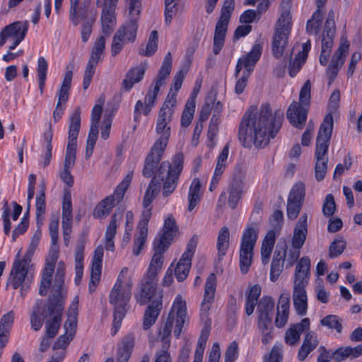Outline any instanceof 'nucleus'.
I'll use <instances>...</instances> for the list:
<instances>
[{
    "label": "nucleus",
    "mask_w": 362,
    "mask_h": 362,
    "mask_svg": "<svg viewBox=\"0 0 362 362\" xmlns=\"http://www.w3.org/2000/svg\"><path fill=\"white\" fill-rule=\"evenodd\" d=\"M315 292L316 298L320 302L322 303H328L330 293L325 289L323 279L321 277H317L315 279Z\"/></svg>",
    "instance_id": "nucleus-62"
},
{
    "label": "nucleus",
    "mask_w": 362,
    "mask_h": 362,
    "mask_svg": "<svg viewBox=\"0 0 362 362\" xmlns=\"http://www.w3.org/2000/svg\"><path fill=\"white\" fill-rule=\"evenodd\" d=\"M261 294V287L255 284L251 287L246 299L245 312L247 315H250L255 310L257 303L258 298Z\"/></svg>",
    "instance_id": "nucleus-51"
},
{
    "label": "nucleus",
    "mask_w": 362,
    "mask_h": 362,
    "mask_svg": "<svg viewBox=\"0 0 362 362\" xmlns=\"http://www.w3.org/2000/svg\"><path fill=\"white\" fill-rule=\"evenodd\" d=\"M163 297V292L161 291V296L157 297L153 296L148 301L151 300V304L148 305L144 316L143 327L144 329H148L156 321L160 312L161 310L162 303L161 299Z\"/></svg>",
    "instance_id": "nucleus-34"
},
{
    "label": "nucleus",
    "mask_w": 362,
    "mask_h": 362,
    "mask_svg": "<svg viewBox=\"0 0 362 362\" xmlns=\"http://www.w3.org/2000/svg\"><path fill=\"white\" fill-rule=\"evenodd\" d=\"M334 37V36H329L322 34V49L320 57V63L323 66L326 65L330 56Z\"/></svg>",
    "instance_id": "nucleus-55"
},
{
    "label": "nucleus",
    "mask_w": 362,
    "mask_h": 362,
    "mask_svg": "<svg viewBox=\"0 0 362 362\" xmlns=\"http://www.w3.org/2000/svg\"><path fill=\"white\" fill-rule=\"evenodd\" d=\"M53 136V132L49 127V129L44 133L43 141L45 148V153L42 158V165L44 167L48 165L52 158V140Z\"/></svg>",
    "instance_id": "nucleus-57"
},
{
    "label": "nucleus",
    "mask_w": 362,
    "mask_h": 362,
    "mask_svg": "<svg viewBox=\"0 0 362 362\" xmlns=\"http://www.w3.org/2000/svg\"><path fill=\"white\" fill-rule=\"evenodd\" d=\"M276 240L274 230H269L264 236L261 246V260L264 265L269 263Z\"/></svg>",
    "instance_id": "nucleus-47"
},
{
    "label": "nucleus",
    "mask_w": 362,
    "mask_h": 362,
    "mask_svg": "<svg viewBox=\"0 0 362 362\" xmlns=\"http://www.w3.org/2000/svg\"><path fill=\"white\" fill-rule=\"evenodd\" d=\"M59 252L54 248L49 253L48 258L42 275L39 293L42 296L47 294L48 290L51 286L52 280V274L55 267V263L58 259Z\"/></svg>",
    "instance_id": "nucleus-26"
},
{
    "label": "nucleus",
    "mask_w": 362,
    "mask_h": 362,
    "mask_svg": "<svg viewBox=\"0 0 362 362\" xmlns=\"http://www.w3.org/2000/svg\"><path fill=\"white\" fill-rule=\"evenodd\" d=\"M202 185L199 178L193 179L188 192V211H192L199 203L202 197Z\"/></svg>",
    "instance_id": "nucleus-48"
},
{
    "label": "nucleus",
    "mask_w": 362,
    "mask_h": 362,
    "mask_svg": "<svg viewBox=\"0 0 362 362\" xmlns=\"http://www.w3.org/2000/svg\"><path fill=\"white\" fill-rule=\"evenodd\" d=\"M148 64L144 62L131 68L126 74L125 78L122 81V88L126 90H129L135 83L140 82L144 76Z\"/></svg>",
    "instance_id": "nucleus-35"
},
{
    "label": "nucleus",
    "mask_w": 362,
    "mask_h": 362,
    "mask_svg": "<svg viewBox=\"0 0 362 362\" xmlns=\"http://www.w3.org/2000/svg\"><path fill=\"white\" fill-rule=\"evenodd\" d=\"M349 47V41L346 39L341 38L340 45L334 54L327 70V74L330 75L331 81L334 80L339 68L344 64Z\"/></svg>",
    "instance_id": "nucleus-29"
},
{
    "label": "nucleus",
    "mask_w": 362,
    "mask_h": 362,
    "mask_svg": "<svg viewBox=\"0 0 362 362\" xmlns=\"http://www.w3.org/2000/svg\"><path fill=\"white\" fill-rule=\"evenodd\" d=\"M132 177L133 173L129 172L117 185L113 194L101 200L95 206L93 212L94 218H103L110 214L112 209L123 199L125 192L129 186Z\"/></svg>",
    "instance_id": "nucleus-10"
},
{
    "label": "nucleus",
    "mask_w": 362,
    "mask_h": 362,
    "mask_svg": "<svg viewBox=\"0 0 362 362\" xmlns=\"http://www.w3.org/2000/svg\"><path fill=\"white\" fill-rule=\"evenodd\" d=\"M196 105L193 100H187L181 115V126L187 127L191 124L195 112Z\"/></svg>",
    "instance_id": "nucleus-61"
},
{
    "label": "nucleus",
    "mask_w": 362,
    "mask_h": 362,
    "mask_svg": "<svg viewBox=\"0 0 362 362\" xmlns=\"http://www.w3.org/2000/svg\"><path fill=\"white\" fill-rule=\"evenodd\" d=\"M8 283L13 288H19L21 292L23 291L21 286L23 284V257L21 255V251L16 255Z\"/></svg>",
    "instance_id": "nucleus-37"
},
{
    "label": "nucleus",
    "mask_w": 362,
    "mask_h": 362,
    "mask_svg": "<svg viewBox=\"0 0 362 362\" xmlns=\"http://www.w3.org/2000/svg\"><path fill=\"white\" fill-rule=\"evenodd\" d=\"M117 8H102L100 22L103 33L109 35L115 29L117 24Z\"/></svg>",
    "instance_id": "nucleus-41"
},
{
    "label": "nucleus",
    "mask_w": 362,
    "mask_h": 362,
    "mask_svg": "<svg viewBox=\"0 0 362 362\" xmlns=\"http://www.w3.org/2000/svg\"><path fill=\"white\" fill-rule=\"evenodd\" d=\"M310 47V41L308 40L306 42L303 43L302 50L300 51L295 59L290 62L288 72L291 77L297 74L303 64L305 62Z\"/></svg>",
    "instance_id": "nucleus-44"
},
{
    "label": "nucleus",
    "mask_w": 362,
    "mask_h": 362,
    "mask_svg": "<svg viewBox=\"0 0 362 362\" xmlns=\"http://www.w3.org/2000/svg\"><path fill=\"white\" fill-rule=\"evenodd\" d=\"M168 248L153 243V255L146 273L143 276L139 289L134 294L136 302L144 305L153 296H161V290L158 288V274L161 272L164 263V253Z\"/></svg>",
    "instance_id": "nucleus-5"
},
{
    "label": "nucleus",
    "mask_w": 362,
    "mask_h": 362,
    "mask_svg": "<svg viewBox=\"0 0 362 362\" xmlns=\"http://www.w3.org/2000/svg\"><path fill=\"white\" fill-rule=\"evenodd\" d=\"M168 319L175 323L174 335L178 338L188 320L186 301L181 295H177L174 299Z\"/></svg>",
    "instance_id": "nucleus-22"
},
{
    "label": "nucleus",
    "mask_w": 362,
    "mask_h": 362,
    "mask_svg": "<svg viewBox=\"0 0 362 362\" xmlns=\"http://www.w3.org/2000/svg\"><path fill=\"white\" fill-rule=\"evenodd\" d=\"M53 136V132L49 127V129L44 133L43 141L45 148V153L42 158V165L44 167L48 165L52 158V140Z\"/></svg>",
    "instance_id": "nucleus-58"
},
{
    "label": "nucleus",
    "mask_w": 362,
    "mask_h": 362,
    "mask_svg": "<svg viewBox=\"0 0 362 362\" xmlns=\"http://www.w3.org/2000/svg\"><path fill=\"white\" fill-rule=\"evenodd\" d=\"M80 0H70L69 18L74 26L81 21L96 20L98 13L90 1L83 2L79 6Z\"/></svg>",
    "instance_id": "nucleus-18"
},
{
    "label": "nucleus",
    "mask_w": 362,
    "mask_h": 362,
    "mask_svg": "<svg viewBox=\"0 0 362 362\" xmlns=\"http://www.w3.org/2000/svg\"><path fill=\"white\" fill-rule=\"evenodd\" d=\"M48 69V64L46 59L43 57H40L38 59L37 62V78H38V85H39V90L40 94H42L44 92V88L45 86V81L47 78V73Z\"/></svg>",
    "instance_id": "nucleus-56"
},
{
    "label": "nucleus",
    "mask_w": 362,
    "mask_h": 362,
    "mask_svg": "<svg viewBox=\"0 0 362 362\" xmlns=\"http://www.w3.org/2000/svg\"><path fill=\"white\" fill-rule=\"evenodd\" d=\"M333 129V117L331 114L327 115L321 124L315 148V178L320 181L324 179L327 173V151Z\"/></svg>",
    "instance_id": "nucleus-7"
},
{
    "label": "nucleus",
    "mask_w": 362,
    "mask_h": 362,
    "mask_svg": "<svg viewBox=\"0 0 362 362\" xmlns=\"http://www.w3.org/2000/svg\"><path fill=\"white\" fill-rule=\"evenodd\" d=\"M134 284V272L124 267L119 272L109 296L110 303L115 306L112 335L116 334L128 309Z\"/></svg>",
    "instance_id": "nucleus-4"
},
{
    "label": "nucleus",
    "mask_w": 362,
    "mask_h": 362,
    "mask_svg": "<svg viewBox=\"0 0 362 362\" xmlns=\"http://www.w3.org/2000/svg\"><path fill=\"white\" fill-rule=\"evenodd\" d=\"M81 126L80 111L76 110L70 117L68 144L66 146L63 169L59 173L60 179L69 187L74 185L71 170L76 162L77 137Z\"/></svg>",
    "instance_id": "nucleus-6"
},
{
    "label": "nucleus",
    "mask_w": 362,
    "mask_h": 362,
    "mask_svg": "<svg viewBox=\"0 0 362 362\" xmlns=\"http://www.w3.org/2000/svg\"><path fill=\"white\" fill-rule=\"evenodd\" d=\"M310 327V320L308 318H304L300 323L291 326L285 334V341L290 346L296 344L302 332Z\"/></svg>",
    "instance_id": "nucleus-42"
},
{
    "label": "nucleus",
    "mask_w": 362,
    "mask_h": 362,
    "mask_svg": "<svg viewBox=\"0 0 362 362\" xmlns=\"http://www.w3.org/2000/svg\"><path fill=\"white\" fill-rule=\"evenodd\" d=\"M122 218V214L119 212H115L112 218L109 225L107 227L105 234V247L107 250L114 251L115 250V243L114 238L115 237L117 233V222Z\"/></svg>",
    "instance_id": "nucleus-43"
},
{
    "label": "nucleus",
    "mask_w": 362,
    "mask_h": 362,
    "mask_svg": "<svg viewBox=\"0 0 362 362\" xmlns=\"http://www.w3.org/2000/svg\"><path fill=\"white\" fill-rule=\"evenodd\" d=\"M305 197V185L303 182L296 183L289 193L286 214L288 219L294 220L297 218L303 202Z\"/></svg>",
    "instance_id": "nucleus-25"
},
{
    "label": "nucleus",
    "mask_w": 362,
    "mask_h": 362,
    "mask_svg": "<svg viewBox=\"0 0 362 362\" xmlns=\"http://www.w3.org/2000/svg\"><path fill=\"white\" fill-rule=\"evenodd\" d=\"M23 40V24L21 21L14 22L7 26L0 33V47L9 43V51L2 57L3 60L9 62L16 57L11 51L14 49Z\"/></svg>",
    "instance_id": "nucleus-14"
},
{
    "label": "nucleus",
    "mask_w": 362,
    "mask_h": 362,
    "mask_svg": "<svg viewBox=\"0 0 362 362\" xmlns=\"http://www.w3.org/2000/svg\"><path fill=\"white\" fill-rule=\"evenodd\" d=\"M216 289V277L214 274H210L205 284L204 298L201 304L199 316L204 327H210L211 319L209 311L214 302Z\"/></svg>",
    "instance_id": "nucleus-21"
},
{
    "label": "nucleus",
    "mask_w": 362,
    "mask_h": 362,
    "mask_svg": "<svg viewBox=\"0 0 362 362\" xmlns=\"http://www.w3.org/2000/svg\"><path fill=\"white\" fill-rule=\"evenodd\" d=\"M233 9L234 0H225L221 8L220 18L215 28L213 47V52L215 54H218L221 52L224 45L228 22Z\"/></svg>",
    "instance_id": "nucleus-13"
},
{
    "label": "nucleus",
    "mask_w": 362,
    "mask_h": 362,
    "mask_svg": "<svg viewBox=\"0 0 362 362\" xmlns=\"http://www.w3.org/2000/svg\"><path fill=\"white\" fill-rule=\"evenodd\" d=\"M73 72L71 70H67L64 74V79L57 93V103L64 105L69 98V91L72 81Z\"/></svg>",
    "instance_id": "nucleus-49"
},
{
    "label": "nucleus",
    "mask_w": 362,
    "mask_h": 362,
    "mask_svg": "<svg viewBox=\"0 0 362 362\" xmlns=\"http://www.w3.org/2000/svg\"><path fill=\"white\" fill-rule=\"evenodd\" d=\"M289 294H281L278 302L277 313L275 319V323L276 327H283L286 324L289 315Z\"/></svg>",
    "instance_id": "nucleus-39"
},
{
    "label": "nucleus",
    "mask_w": 362,
    "mask_h": 362,
    "mask_svg": "<svg viewBox=\"0 0 362 362\" xmlns=\"http://www.w3.org/2000/svg\"><path fill=\"white\" fill-rule=\"evenodd\" d=\"M2 210L4 232L6 235H8L11 228L10 219L12 218L13 221H16L18 218L22 211V206L15 202H12L10 204L6 202L2 207Z\"/></svg>",
    "instance_id": "nucleus-33"
},
{
    "label": "nucleus",
    "mask_w": 362,
    "mask_h": 362,
    "mask_svg": "<svg viewBox=\"0 0 362 362\" xmlns=\"http://www.w3.org/2000/svg\"><path fill=\"white\" fill-rule=\"evenodd\" d=\"M105 47V38L103 36L99 37L95 42L90 57L87 64L83 80V88L87 89L92 81L98 63L101 60L102 55Z\"/></svg>",
    "instance_id": "nucleus-24"
},
{
    "label": "nucleus",
    "mask_w": 362,
    "mask_h": 362,
    "mask_svg": "<svg viewBox=\"0 0 362 362\" xmlns=\"http://www.w3.org/2000/svg\"><path fill=\"white\" fill-rule=\"evenodd\" d=\"M310 259L308 257H303L298 262L294 276L293 287L306 288L310 275Z\"/></svg>",
    "instance_id": "nucleus-30"
},
{
    "label": "nucleus",
    "mask_w": 362,
    "mask_h": 362,
    "mask_svg": "<svg viewBox=\"0 0 362 362\" xmlns=\"http://www.w3.org/2000/svg\"><path fill=\"white\" fill-rule=\"evenodd\" d=\"M134 337L132 334L124 337L121 346L117 349V362H127L129 361L134 346Z\"/></svg>",
    "instance_id": "nucleus-46"
},
{
    "label": "nucleus",
    "mask_w": 362,
    "mask_h": 362,
    "mask_svg": "<svg viewBox=\"0 0 362 362\" xmlns=\"http://www.w3.org/2000/svg\"><path fill=\"white\" fill-rule=\"evenodd\" d=\"M341 320L337 315H329L323 317L320 323L322 326L327 327L331 329H335L337 333L342 331Z\"/></svg>",
    "instance_id": "nucleus-64"
},
{
    "label": "nucleus",
    "mask_w": 362,
    "mask_h": 362,
    "mask_svg": "<svg viewBox=\"0 0 362 362\" xmlns=\"http://www.w3.org/2000/svg\"><path fill=\"white\" fill-rule=\"evenodd\" d=\"M79 298L76 296L69 305L67 318L64 325V334L54 344V349H65L73 340L77 327Z\"/></svg>",
    "instance_id": "nucleus-12"
},
{
    "label": "nucleus",
    "mask_w": 362,
    "mask_h": 362,
    "mask_svg": "<svg viewBox=\"0 0 362 362\" xmlns=\"http://www.w3.org/2000/svg\"><path fill=\"white\" fill-rule=\"evenodd\" d=\"M104 248L103 245H98L93 254L91 265L90 280L89 283V291L93 292L98 284L102 270Z\"/></svg>",
    "instance_id": "nucleus-31"
},
{
    "label": "nucleus",
    "mask_w": 362,
    "mask_h": 362,
    "mask_svg": "<svg viewBox=\"0 0 362 362\" xmlns=\"http://www.w3.org/2000/svg\"><path fill=\"white\" fill-rule=\"evenodd\" d=\"M175 322L167 319L164 326L159 330V337L163 349H169L170 344V334Z\"/></svg>",
    "instance_id": "nucleus-60"
},
{
    "label": "nucleus",
    "mask_w": 362,
    "mask_h": 362,
    "mask_svg": "<svg viewBox=\"0 0 362 362\" xmlns=\"http://www.w3.org/2000/svg\"><path fill=\"white\" fill-rule=\"evenodd\" d=\"M14 320L13 312H8L0 319V353L3 354L10 335V329Z\"/></svg>",
    "instance_id": "nucleus-40"
},
{
    "label": "nucleus",
    "mask_w": 362,
    "mask_h": 362,
    "mask_svg": "<svg viewBox=\"0 0 362 362\" xmlns=\"http://www.w3.org/2000/svg\"><path fill=\"white\" fill-rule=\"evenodd\" d=\"M258 233L259 228L255 223L247 224L243 232L239 251L240 269L243 274H247L252 264Z\"/></svg>",
    "instance_id": "nucleus-9"
},
{
    "label": "nucleus",
    "mask_w": 362,
    "mask_h": 362,
    "mask_svg": "<svg viewBox=\"0 0 362 362\" xmlns=\"http://www.w3.org/2000/svg\"><path fill=\"white\" fill-rule=\"evenodd\" d=\"M261 294V287L255 284L251 287L246 299L245 312L247 315H250L255 310L257 303L258 298Z\"/></svg>",
    "instance_id": "nucleus-50"
},
{
    "label": "nucleus",
    "mask_w": 362,
    "mask_h": 362,
    "mask_svg": "<svg viewBox=\"0 0 362 362\" xmlns=\"http://www.w3.org/2000/svg\"><path fill=\"white\" fill-rule=\"evenodd\" d=\"M138 19L137 18H130L115 33L111 49L113 56L117 54L122 49L124 44L134 41L138 29Z\"/></svg>",
    "instance_id": "nucleus-16"
},
{
    "label": "nucleus",
    "mask_w": 362,
    "mask_h": 362,
    "mask_svg": "<svg viewBox=\"0 0 362 362\" xmlns=\"http://www.w3.org/2000/svg\"><path fill=\"white\" fill-rule=\"evenodd\" d=\"M65 265L63 262H59L57 265V272L55 275L54 285L52 287V293L54 296H58L59 293L65 297L62 286L64 282Z\"/></svg>",
    "instance_id": "nucleus-59"
},
{
    "label": "nucleus",
    "mask_w": 362,
    "mask_h": 362,
    "mask_svg": "<svg viewBox=\"0 0 362 362\" xmlns=\"http://www.w3.org/2000/svg\"><path fill=\"white\" fill-rule=\"evenodd\" d=\"M168 141L157 139L148 153L143 169V175L150 177L155 173V170L160 163Z\"/></svg>",
    "instance_id": "nucleus-23"
},
{
    "label": "nucleus",
    "mask_w": 362,
    "mask_h": 362,
    "mask_svg": "<svg viewBox=\"0 0 362 362\" xmlns=\"http://www.w3.org/2000/svg\"><path fill=\"white\" fill-rule=\"evenodd\" d=\"M228 153L229 148L228 146L226 145L223 148L222 151L221 152L217 158V163L214 170V175L212 177L209 186V190L211 192L216 188L217 185L219 180H221L222 174L226 168V161L228 157Z\"/></svg>",
    "instance_id": "nucleus-38"
},
{
    "label": "nucleus",
    "mask_w": 362,
    "mask_h": 362,
    "mask_svg": "<svg viewBox=\"0 0 362 362\" xmlns=\"http://www.w3.org/2000/svg\"><path fill=\"white\" fill-rule=\"evenodd\" d=\"M64 299L59 293L58 296L52 294L47 305L37 303L30 317L32 327L39 330L42 326V320H45L46 334L49 338H54L61 327Z\"/></svg>",
    "instance_id": "nucleus-3"
},
{
    "label": "nucleus",
    "mask_w": 362,
    "mask_h": 362,
    "mask_svg": "<svg viewBox=\"0 0 362 362\" xmlns=\"http://www.w3.org/2000/svg\"><path fill=\"white\" fill-rule=\"evenodd\" d=\"M262 51V45L259 43H255L250 52L238 59L235 68V75L238 76L243 67L245 69L243 72L250 74L253 71L255 64L260 58Z\"/></svg>",
    "instance_id": "nucleus-28"
},
{
    "label": "nucleus",
    "mask_w": 362,
    "mask_h": 362,
    "mask_svg": "<svg viewBox=\"0 0 362 362\" xmlns=\"http://www.w3.org/2000/svg\"><path fill=\"white\" fill-rule=\"evenodd\" d=\"M274 301L269 296H263L257 305L258 317H272Z\"/></svg>",
    "instance_id": "nucleus-54"
},
{
    "label": "nucleus",
    "mask_w": 362,
    "mask_h": 362,
    "mask_svg": "<svg viewBox=\"0 0 362 362\" xmlns=\"http://www.w3.org/2000/svg\"><path fill=\"white\" fill-rule=\"evenodd\" d=\"M177 233L176 221L172 215H168L164 220L163 233L156 238L153 243L168 248Z\"/></svg>",
    "instance_id": "nucleus-27"
},
{
    "label": "nucleus",
    "mask_w": 362,
    "mask_h": 362,
    "mask_svg": "<svg viewBox=\"0 0 362 362\" xmlns=\"http://www.w3.org/2000/svg\"><path fill=\"white\" fill-rule=\"evenodd\" d=\"M105 103V97L101 96L91 112V125L87 139V144L95 145L98 135V127L103 112V106Z\"/></svg>",
    "instance_id": "nucleus-32"
},
{
    "label": "nucleus",
    "mask_w": 362,
    "mask_h": 362,
    "mask_svg": "<svg viewBox=\"0 0 362 362\" xmlns=\"http://www.w3.org/2000/svg\"><path fill=\"white\" fill-rule=\"evenodd\" d=\"M172 68V57L168 52L164 57L162 66L159 70L158 74L154 83L148 88L144 100L153 108L156 105V101L160 90V88L165 83Z\"/></svg>",
    "instance_id": "nucleus-15"
},
{
    "label": "nucleus",
    "mask_w": 362,
    "mask_h": 362,
    "mask_svg": "<svg viewBox=\"0 0 362 362\" xmlns=\"http://www.w3.org/2000/svg\"><path fill=\"white\" fill-rule=\"evenodd\" d=\"M175 106V100L174 95L170 94L168 100H165L163 104L157 119L156 132L159 136L158 138L159 139L169 141L170 127L168 126V124L171 121Z\"/></svg>",
    "instance_id": "nucleus-17"
},
{
    "label": "nucleus",
    "mask_w": 362,
    "mask_h": 362,
    "mask_svg": "<svg viewBox=\"0 0 362 362\" xmlns=\"http://www.w3.org/2000/svg\"><path fill=\"white\" fill-rule=\"evenodd\" d=\"M308 233V215L303 214L293 230L291 245L297 248H301L306 240Z\"/></svg>",
    "instance_id": "nucleus-36"
},
{
    "label": "nucleus",
    "mask_w": 362,
    "mask_h": 362,
    "mask_svg": "<svg viewBox=\"0 0 362 362\" xmlns=\"http://www.w3.org/2000/svg\"><path fill=\"white\" fill-rule=\"evenodd\" d=\"M291 2V0H282L281 4V15L276 23L272 43L273 54L276 58L282 56L284 48L288 44V35L292 27Z\"/></svg>",
    "instance_id": "nucleus-8"
},
{
    "label": "nucleus",
    "mask_w": 362,
    "mask_h": 362,
    "mask_svg": "<svg viewBox=\"0 0 362 362\" xmlns=\"http://www.w3.org/2000/svg\"><path fill=\"white\" fill-rule=\"evenodd\" d=\"M36 218L37 228L32 237L30 247L25 257H24V284L26 282L30 283L33 279L35 274V265L34 264L30 263V258L33 255L42 236L40 228L43 224V216L42 215L36 214Z\"/></svg>",
    "instance_id": "nucleus-19"
},
{
    "label": "nucleus",
    "mask_w": 362,
    "mask_h": 362,
    "mask_svg": "<svg viewBox=\"0 0 362 362\" xmlns=\"http://www.w3.org/2000/svg\"><path fill=\"white\" fill-rule=\"evenodd\" d=\"M246 173L244 170H237L233 176V180L228 185V206L234 209L237 207L242 196L247 189Z\"/></svg>",
    "instance_id": "nucleus-20"
},
{
    "label": "nucleus",
    "mask_w": 362,
    "mask_h": 362,
    "mask_svg": "<svg viewBox=\"0 0 362 362\" xmlns=\"http://www.w3.org/2000/svg\"><path fill=\"white\" fill-rule=\"evenodd\" d=\"M283 120V112H273L269 105H262L259 110L251 109L245 113L240 124L239 139L245 147L267 146L276 136Z\"/></svg>",
    "instance_id": "nucleus-1"
},
{
    "label": "nucleus",
    "mask_w": 362,
    "mask_h": 362,
    "mask_svg": "<svg viewBox=\"0 0 362 362\" xmlns=\"http://www.w3.org/2000/svg\"><path fill=\"white\" fill-rule=\"evenodd\" d=\"M148 235V229L144 227L141 230H139L138 233L136 235L134 240V246L132 252L134 255L137 256L143 250L144 246L146 242Z\"/></svg>",
    "instance_id": "nucleus-63"
},
{
    "label": "nucleus",
    "mask_w": 362,
    "mask_h": 362,
    "mask_svg": "<svg viewBox=\"0 0 362 362\" xmlns=\"http://www.w3.org/2000/svg\"><path fill=\"white\" fill-rule=\"evenodd\" d=\"M229 230L226 226H223L220 229L217 238V250L219 257L226 255L229 245Z\"/></svg>",
    "instance_id": "nucleus-52"
},
{
    "label": "nucleus",
    "mask_w": 362,
    "mask_h": 362,
    "mask_svg": "<svg viewBox=\"0 0 362 362\" xmlns=\"http://www.w3.org/2000/svg\"><path fill=\"white\" fill-rule=\"evenodd\" d=\"M191 265L192 262L190 260L180 257L175 267L173 266L175 276L178 281H182L187 278Z\"/></svg>",
    "instance_id": "nucleus-53"
},
{
    "label": "nucleus",
    "mask_w": 362,
    "mask_h": 362,
    "mask_svg": "<svg viewBox=\"0 0 362 362\" xmlns=\"http://www.w3.org/2000/svg\"><path fill=\"white\" fill-rule=\"evenodd\" d=\"M311 85L307 81L301 88L299 95L300 104L293 102L287 111V117L293 126L301 128L307 119L308 106L310 100Z\"/></svg>",
    "instance_id": "nucleus-11"
},
{
    "label": "nucleus",
    "mask_w": 362,
    "mask_h": 362,
    "mask_svg": "<svg viewBox=\"0 0 362 362\" xmlns=\"http://www.w3.org/2000/svg\"><path fill=\"white\" fill-rule=\"evenodd\" d=\"M184 156L177 153L172 162L163 161L157 171H155L148 187L145 192L143 204L148 206L160 190V180L163 182L162 195L168 197L173 193L178 183L179 176L183 169Z\"/></svg>",
    "instance_id": "nucleus-2"
},
{
    "label": "nucleus",
    "mask_w": 362,
    "mask_h": 362,
    "mask_svg": "<svg viewBox=\"0 0 362 362\" xmlns=\"http://www.w3.org/2000/svg\"><path fill=\"white\" fill-rule=\"evenodd\" d=\"M293 302L296 313L305 315L308 310V297L305 288L293 287Z\"/></svg>",
    "instance_id": "nucleus-45"
}]
</instances>
